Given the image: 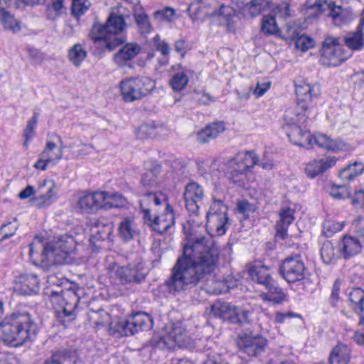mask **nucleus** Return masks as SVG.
I'll return each instance as SVG.
<instances>
[{
  "label": "nucleus",
  "mask_w": 364,
  "mask_h": 364,
  "mask_svg": "<svg viewBox=\"0 0 364 364\" xmlns=\"http://www.w3.org/2000/svg\"><path fill=\"white\" fill-rule=\"evenodd\" d=\"M218 256V248L210 238L198 237L185 245L165 282L168 291L175 294L196 287L213 272Z\"/></svg>",
  "instance_id": "1"
},
{
  "label": "nucleus",
  "mask_w": 364,
  "mask_h": 364,
  "mask_svg": "<svg viewBox=\"0 0 364 364\" xmlns=\"http://www.w3.org/2000/svg\"><path fill=\"white\" fill-rule=\"evenodd\" d=\"M38 325L27 311H16L0 323V338L4 343L18 347L33 341L38 333Z\"/></svg>",
  "instance_id": "2"
},
{
  "label": "nucleus",
  "mask_w": 364,
  "mask_h": 364,
  "mask_svg": "<svg viewBox=\"0 0 364 364\" xmlns=\"http://www.w3.org/2000/svg\"><path fill=\"white\" fill-rule=\"evenodd\" d=\"M72 237H63L58 241L47 243L46 245L41 242L33 241L29 245V255L34 258L35 255L40 254V262L43 268L49 269L53 266L63 265L69 263L70 255L72 251Z\"/></svg>",
  "instance_id": "3"
},
{
  "label": "nucleus",
  "mask_w": 364,
  "mask_h": 364,
  "mask_svg": "<svg viewBox=\"0 0 364 364\" xmlns=\"http://www.w3.org/2000/svg\"><path fill=\"white\" fill-rule=\"evenodd\" d=\"M225 9V5L217 0H195L187 11L193 21H203L208 17L217 18L220 26L228 27V16L224 13Z\"/></svg>",
  "instance_id": "4"
},
{
  "label": "nucleus",
  "mask_w": 364,
  "mask_h": 364,
  "mask_svg": "<svg viewBox=\"0 0 364 364\" xmlns=\"http://www.w3.org/2000/svg\"><path fill=\"white\" fill-rule=\"evenodd\" d=\"M258 162V156L255 151H239L229 160L231 171L230 183L239 187H245L247 181L246 171L254 167Z\"/></svg>",
  "instance_id": "5"
},
{
  "label": "nucleus",
  "mask_w": 364,
  "mask_h": 364,
  "mask_svg": "<svg viewBox=\"0 0 364 364\" xmlns=\"http://www.w3.org/2000/svg\"><path fill=\"white\" fill-rule=\"evenodd\" d=\"M154 82L147 77L128 78L120 83L121 92L126 102L141 100L154 88Z\"/></svg>",
  "instance_id": "6"
},
{
  "label": "nucleus",
  "mask_w": 364,
  "mask_h": 364,
  "mask_svg": "<svg viewBox=\"0 0 364 364\" xmlns=\"http://www.w3.org/2000/svg\"><path fill=\"white\" fill-rule=\"evenodd\" d=\"M348 58L342 48L339 39L326 38L322 43L320 62L325 66H338Z\"/></svg>",
  "instance_id": "7"
},
{
  "label": "nucleus",
  "mask_w": 364,
  "mask_h": 364,
  "mask_svg": "<svg viewBox=\"0 0 364 364\" xmlns=\"http://www.w3.org/2000/svg\"><path fill=\"white\" fill-rule=\"evenodd\" d=\"M223 199L214 198L210 206V213H207V225L215 230V236H220L225 233V225L228 223V205Z\"/></svg>",
  "instance_id": "8"
},
{
  "label": "nucleus",
  "mask_w": 364,
  "mask_h": 364,
  "mask_svg": "<svg viewBox=\"0 0 364 364\" xmlns=\"http://www.w3.org/2000/svg\"><path fill=\"white\" fill-rule=\"evenodd\" d=\"M127 27L125 19L122 14L111 13L105 25L95 23L90 31V36L94 41H100L107 33L118 34Z\"/></svg>",
  "instance_id": "9"
},
{
  "label": "nucleus",
  "mask_w": 364,
  "mask_h": 364,
  "mask_svg": "<svg viewBox=\"0 0 364 364\" xmlns=\"http://www.w3.org/2000/svg\"><path fill=\"white\" fill-rule=\"evenodd\" d=\"M186 329L181 323H174L165 336H156L150 343L154 348H171L175 344L178 346L185 345Z\"/></svg>",
  "instance_id": "10"
},
{
  "label": "nucleus",
  "mask_w": 364,
  "mask_h": 364,
  "mask_svg": "<svg viewBox=\"0 0 364 364\" xmlns=\"http://www.w3.org/2000/svg\"><path fill=\"white\" fill-rule=\"evenodd\" d=\"M235 343L240 351L249 356L257 357L265 350L267 341L259 335L240 334L235 339Z\"/></svg>",
  "instance_id": "11"
},
{
  "label": "nucleus",
  "mask_w": 364,
  "mask_h": 364,
  "mask_svg": "<svg viewBox=\"0 0 364 364\" xmlns=\"http://www.w3.org/2000/svg\"><path fill=\"white\" fill-rule=\"evenodd\" d=\"M306 267L300 255L286 258L279 267V273L288 283L304 279Z\"/></svg>",
  "instance_id": "12"
},
{
  "label": "nucleus",
  "mask_w": 364,
  "mask_h": 364,
  "mask_svg": "<svg viewBox=\"0 0 364 364\" xmlns=\"http://www.w3.org/2000/svg\"><path fill=\"white\" fill-rule=\"evenodd\" d=\"M321 13L327 11L326 15L332 18L335 25L341 26L348 23L353 18L351 11L348 9H343L341 6L336 5L332 0H321L316 4Z\"/></svg>",
  "instance_id": "13"
},
{
  "label": "nucleus",
  "mask_w": 364,
  "mask_h": 364,
  "mask_svg": "<svg viewBox=\"0 0 364 364\" xmlns=\"http://www.w3.org/2000/svg\"><path fill=\"white\" fill-rule=\"evenodd\" d=\"M291 112H286L284 115V120L288 124L291 125V129L287 132V136L289 140L294 144L299 146H304L303 139L308 141L309 144V139L311 136L309 133L304 132L301 127L297 124H302L306 121L307 116L305 114L298 112L296 115V119H293L291 116Z\"/></svg>",
  "instance_id": "14"
},
{
  "label": "nucleus",
  "mask_w": 364,
  "mask_h": 364,
  "mask_svg": "<svg viewBox=\"0 0 364 364\" xmlns=\"http://www.w3.org/2000/svg\"><path fill=\"white\" fill-rule=\"evenodd\" d=\"M144 222L150 226L154 231L163 234L167 232L175 223V217L171 206L166 203L164 213L161 215H154L152 218L151 214L146 212Z\"/></svg>",
  "instance_id": "15"
},
{
  "label": "nucleus",
  "mask_w": 364,
  "mask_h": 364,
  "mask_svg": "<svg viewBox=\"0 0 364 364\" xmlns=\"http://www.w3.org/2000/svg\"><path fill=\"white\" fill-rule=\"evenodd\" d=\"M204 197L202 187L197 183L191 182L183 192L185 206L190 215L198 216L200 203Z\"/></svg>",
  "instance_id": "16"
},
{
  "label": "nucleus",
  "mask_w": 364,
  "mask_h": 364,
  "mask_svg": "<svg viewBox=\"0 0 364 364\" xmlns=\"http://www.w3.org/2000/svg\"><path fill=\"white\" fill-rule=\"evenodd\" d=\"M297 97V108L306 111L314 98L321 93L320 86L317 84L310 85L305 81H301L295 85Z\"/></svg>",
  "instance_id": "17"
},
{
  "label": "nucleus",
  "mask_w": 364,
  "mask_h": 364,
  "mask_svg": "<svg viewBox=\"0 0 364 364\" xmlns=\"http://www.w3.org/2000/svg\"><path fill=\"white\" fill-rule=\"evenodd\" d=\"M82 292V289L75 287H70L62 291L60 306L64 316L73 315L80 303V294Z\"/></svg>",
  "instance_id": "18"
},
{
  "label": "nucleus",
  "mask_w": 364,
  "mask_h": 364,
  "mask_svg": "<svg viewBox=\"0 0 364 364\" xmlns=\"http://www.w3.org/2000/svg\"><path fill=\"white\" fill-rule=\"evenodd\" d=\"M116 276L122 284L139 283L145 279L146 273L139 266L127 265L119 267Z\"/></svg>",
  "instance_id": "19"
},
{
  "label": "nucleus",
  "mask_w": 364,
  "mask_h": 364,
  "mask_svg": "<svg viewBox=\"0 0 364 364\" xmlns=\"http://www.w3.org/2000/svg\"><path fill=\"white\" fill-rule=\"evenodd\" d=\"M141 50L136 43H127L114 54V61L119 67L129 65V62L134 59Z\"/></svg>",
  "instance_id": "20"
},
{
  "label": "nucleus",
  "mask_w": 364,
  "mask_h": 364,
  "mask_svg": "<svg viewBox=\"0 0 364 364\" xmlns=\"http://www.w3.org/2000/svg\"><path fill=\"white\" fill-rule=\"evenodd\" d=\"M168 203L166 196L162 192H146L143 194L139 200L141 212L143 214V220L147 210L151 214L153 206H159Z\"/></svg>",
  "instance_id": "21"
},
{
  "label": "nucleus",
  "mask_w": 364,
  "mask_h": 364,
  "mask_svg": "<svg viewBox=\"0 0 364 364\" xmlns=\"http://www.w3.org/2000/svg\"><path fill=\"white\" fill-rule=\"evenodd\" d=\"M336 161L337 158L336 156H327L318 160H314L306 164L305 172L309 177L314 178L333 167Z\"/></svg>",
  "instance_id": "22"
},
{
  "label": "nucleus",
  "mask_w": 364,
  "mask_h": 364,
  "mask_svg": "<svg viewBox=\"0 0 364 364\" xmlns=\"http://www.w3.org/2000/svg\"><path fill=\"white\" fill-rule=\"evenodd\" d=\"M102 196L101 191H95L92 193L82 196L78 200V206L86 213H95L99 209L102 208Z\"/></svg>",
  "instance_id": "23"
},
{
  "label": "nucleus",
  "mask_w": 364,
  "mask_h": 364,
  "mask_svg": "<svg viewBox=\"0 0 364 364\" xmlns=\"http://www.w3.org/2000/svg\"><path fill=\"white\" fill-rule=\"evenodd\" d=\"M77 355L70 349H60L52 353L43 364H77Z\"/></svg>",
  "instance_id": "24"
},
{
  "label": "nucleus",
  "mask_w": 364,
  "mask_h": 364,
  "mask_svg": "<svg viewBox=\"0 0 364 364\" xmlns=\"http://www.w3.org/2000/svg\"><path fill=\"white\" fill-rule=\"evenodd\" d=\"M225 130L224 122H215L205 126L197 134V140L201 144L209 142L215 139L219 134Z\"/></svg>",
  "instance_id": "25"
},
{
  "label": "nucleus",
  "mask_w": 364,
  "mask_h": 364,
  "mask_svg": "<svg viewBox=\"0 0 364 364\" xmlns=\"http://www.w3.org/2000/svg\"><path fill=\"white\" fill-rule=\"evenodd\" d=\"M361 250L360 242L351 236H345L339 242V252L345 259H348Z\"/></svg>",
  "instance_id": "26"
},
{
  "label": "nucleus",
  "mask_w": 364,
  "mask_h": 364,
  "mask_svg": "<svg viewBox=\"0 0 364 364\" xmlns=\"http://www.w3.org/2000/svg\"><path fill=\"white\" fill-rule=\"evenodd\" d=\"M48 186L46 193H41L39 196L32 198L33 203L38 208L47 206L52 203V198L55 196L53 189L55 183L53 181L44 180L38 186V191L42 192L43 188Z\"/></svg>",
  "instance_id": "27"
},
{
  "label": "nucleus",
  "mask_w": 364,
  "mask_h": 364,
  "mask_svg": "<svg viewBox=\"0 0 364 364\" xmlns=\"http://www.w3.org/2000/svg\"><path fill=\"white\" fill-rule=\"evenodd\" d=\"M19 291L22 294H36L39 290V279L36 274H25L19 277Z\"/></svg>",
  "instance_id": "28"
},
{
  "label": "nucleus",
  "mask_w": 364,
  "mask_h": 364,
  "mask_svg": "<svg viewBox=\"0 0 364 364\" xmlns=\"http://www.w3.org/2000/svg\"><path fill=\"white\" fill-rule=\"evenodd\" d=\"M364 21L359 23L355 31L348 33L344 37L346 46L352 50H360L364 48Z\"/></svg>",
  "instance_id": "29"
},
{
  "label": "nucleus",
  "mask_w": 364,
  "mask_h": 364,
  "mask_svg": "<svg viewBox=\"0 0 364 364\" xmlns=\"http://www.w3.org/2000/svg\"><path fill=\"white\" fill-rule=\"evenodd\" d=\"M267 292H263L259 294V297L264 301H271L274 304H282L287 300V296L279 287L276 281H274L267 289Z\"/></svg>",
  "instance_id": "30"
},
{
  "label": "nucleus",
  "mask_w": 364,
  "mask_h": 364,
  "mask_svg": "<svg viewBox=\"0 0 364 364\" xmlns=\"http://www.w3.org/2000/svg\"><path fill=\"white\" fill-rule=\"evenodd\" d=\"M113 231V225L111 223H104L98 221L95 227L92 228V234L90 238V243L93 246H97L96 243L100 241H105L109 238Z\"/></svg>",
  "instance_id": "31"
},
{
  "label": "nucleus",
  "mask_w": 364,
  "mask_h": 364,
  "mask_svg": "<svg viewBox=\"0 0 364 364\" xmlns=\"http://www.w3.org/2000/svg\"><path fill=\"white\" fill-rule=\"evenodd\" d=\"M103 198L102 199V209L119 208L125 206L127 203V199L122 194L118 193H110L101 191Z\"/></svg>",
  "instance_id": "32"
},
{
  "label": "nucleus",
  "mask_w": 364,
  "mask_h": 364,
  "mask_svg": "<svg viewBox=\"0 0 364 364\" xmlns=\"http://www.w3.org/2000/svg\"><path fill=\"white\" fill-rule=\"evenodd\" d=\"M287 33V38L294 41L297 49L306 51L314 46V39L305 34L300 35L297 29L292 30L290 26H288Z\"/></svg>",
  "instance_id": "33"
},
{
  "label": "nucleus",
  "mask_w": 364,
  "mask_h": 364,
  "mask_svg": "<svg viewBox=\"0 0 364 364\" xmlns=\"http://www.w3.org/2000/svg\"><path fill=\"white\" fill-rule=\"evenodd\" d=\"M350 350L343 343H338L332 350L329 356V364H348Z\"/></svg>",
  "instance_id": "34"
},
{
  "label": "nucleus",
  "mask_w": 364,
  "mask_h": 364,
  "mask_svg": "<svg viewBox=\"0 0 364 364\" xmlns=\"http://www.w3.org/2000/svg\"><path fill=\"white\" fill-rule=\"evenodd\" d=\"M119 232L124 241H129L138 234L136 225L132 218H124L119 225Z\"/></svg>",
  "instance_id": "35"
},
{
  "label": "nucleus",
  "mask_w": 364,
  "mask_h": 364,
  "mask_svg": "<svg viewBox=\"0 0 364 364\" xmlns=\"http://www.w3.org/2000/svg\"><path fill=\"white\" fill-rule=\"evenodd\" d=\"M313 141L318 147L326 150L336 151L340 149V144L337 141L322 133H317L311 136L309 144H312Z\"/></svg>",
  "instance_id": "36"
},
{
  "label": "nucleus",
  "mask_w": 364,
  "mask_h": 364,
  "mask_svg": "<svg viewBox=\"0 0 364 364\" xmlns=\"http://www.w3.org/2000/svg\"><path fill=\"white\" fill-rule=\"evenodd\" d=\"M161 166L154 164L142 176L141 183L145 187H156L160 183Z\"/></svg>",
  "instance_id": "37"
},
{
  "label": "nucleus",
  "mask_w": 364,
  "mask_h": 364,
  "mask_svg": "<svg viewBox=\"0 0 364 364\" xmlns=\"http://www.w3.org/2000/svg\"><path fill=\"white\" fill-rule=\"evenodd\" d=\"M249 272L252 276V280L264 286L265 289L275 281L267 272V269L266 267H262L257 269L255 267H252L249 269Z\"/></svg>",
  "instance_id": "38"
},
{
  "label": "nucleus",
  "mask_w": 364,
  "mask_h": 364,
  "mask_svg": "<svg viewBox=\"0 0 364 364\" xmlns=\"http://www.w3.org/2000/svg\"><path fill=\"white\" fill-rule=\"evenodd\" d=\"M229 322L239 326L249 323L250 312L241 307L229 306Z\"/></svg>",
  "instance_id": "39"
},
{
  "label": "nucleus",
  "mask_w": 364,
  "mask_h": 364,
  "mask_svg": "<svg viewBox=\"0 0 364 364\" xmlns=\"http://www.w3.org/2000/svg\"><path fill=\"white\" fill-rule=\"evenodd\" d=\"M348 297L353 311L358 314H361L364 309V291L360 287L353 288L348 293Z\"/></svg>",
  "instance_id": "40"
},
{
  "label": "nucleus",
  "mask_w": 364,
  "mask_h": 364,
  "mask_svg": "<svg viewBox=\"0 0 364 364\" xmlns=\"http://www.w3.org/2000/svg\"><path fill=\"white\" fill-rule=\"evenodd\" d=\"M117 331L123 336H132L139 331H141V328L138 326L134 315L128 319L122 320L118 323V328Z\"/></svg>",
  "instance_id": "41"
},
{
  "label": "nucleus",
  "mask_w": 364,
  "mask_h": 364,
  "mask_svg": "<svg viewBox=\"0 0 364 364\" xmlns=\"http://www.w3.org/2000/svg\"><path fill=\"white\" fill-rule=\"evenodd\" d=\"M0 23L5 29L13 33L18 32L21 28L20 22L13 15L5 11L4 9H0Z\"/></svg>",
  "instance_id": "42"
},
{
  "label": "nucleus",
  "mask_w": 364,
  "mask_h": 364,
  "mask_svg": "<svg viewBox=\"0 0 364 364\" xmlns=\"http://www.w3.org/2000/svg\"><path fill=\"white\" fill-rule=\"evenodd\" d=\"M69 60L76 67H79L87 57V51L80 43L75 44L68 51Z\"/></svg>",
  "instance_id": "43"
},
{
  "label": "nucleus",
  "mask_w": 364,
  "mask_h": 364,
  "mask_svg": "<svg viewBox=\"0 0 364 364\" xmlns=\"http://www.w3.org/2000/svg\"><path fill=\"white\" fill-rule=\"evenodd\" d=\"M321 257L326 264L334 263L338 259V255L336 252L335 247L331 241L327 240L323 242L321 248Z\"/></svg>",
  "instance_id": "44"
},
{
  "label": "nucleus",
  "mask_w": 364,
  "mask_h": 364,
  "mask_svg": "<svg viewBox=\"0 0 364 364\" xmlns=\"http://www.w3.org/2000/svg\"><path fill=\"white\" fill-rule=\"evenodd\" d=\"M56 147V144L51 141H48L46 146L43 151L42 158L38 159L34 164V167L37 169L44 171L47 168L48 164L51 162L53 159L48 156V152L53 150Z\"/></svg>",
  "instance_id": "45"
},
{
  "label": "nucleus",
  "mask_w": 364,
  "mask_h": 364,
  "mask_svg": "<svg viewBox=\"0 0 364 364\" xmlns=\"http://www.w3.org/2000/svg\"><path fill=\"white\" fill-rule=\"evenodd\" d=\"M261 31L265 35H274L279 32V28L274 16L266 15L262 17Z\"/></svg>",
  "instance_id": "46"
},
{
  "label": "nucleus",
  "mask_w": 364,
  "mask_h": 364,
  "mask_svg": "<svg viewBox=\"0 0 364 364\" xmlns=\"http://www.w3.org/2000/svg\"><path fill=\"white\" fill-rule=\"evenodd\" d=\"M245 6H247L250 15L255 17L259 15L268 7L267 0H251L249 2L245 1Z\"/></svg>",
  "instance_id": "47"
},
{
  "label": "nucleus",
  "mask_w": 364,
  "mask_h": 364,
  "mask_svg": "<svg viewBox=\"0 0 364 364\" xmlns=\"http://www.w3.org/2000/svg\"><path fill=\"white\" fill-rule=\"evenodd\" d=\"M189 78L183 72L175 73L169 80V85L174 91L183 90L188 82Z\"/></svg>",
  "instance_id": "48"
},
{
  "label": "nucleus",
  "mask_w": 364,
  "mask_h": 364,
  "mask_svg": "<svg viewBox=\"0 0 364 364\" xmlns=\"http://www.w3.org/2000/svg\"><path fill=\"white\" fill-rule=\"evenodd\" d=\"M116 35L117 34L107 33L104 35V37H102L99 41L103 42V45L109 51L113 50L119 46H123L126 41L125 38H119Z\"/></svg>",
  "instance_id": "49"
},
{
  "label": "nucleus",
  "mask_w": 364,
  "mask_h": 364,
  "mask_svg": "<svg viewBox=\"0 0 364 364\" xmlns=\"http://www.w3.org/2000/svg\"><path fill=\"white\" fill-rule=\"evenodd\" d=\"M157 127L153 124H144L137 129L136 135L137 139L144 140L149 138H153L156 136Z\"/></svg>",
  "instance_id": "50"
},
{
  "label": "nucleus",
  "mask_w": 364,
  "mask_h": 364,
  "mask_svg": "<svg viewBox=\"0 0 364 364\" xmlns=\"http://www.w3.org/2000/svg\"><path fill=\"white\" fill-rule=\"evenodd\" d=\"M344 224L331 220H326L323 225V232L327 237H332L335 233L342 230Z\"/></svg>",
  "instance_id": "51"
},
{
  "label": "nucleus",
  "mask_w": 364,
  "mask_h": 364,
  "mask_svg": "<svg viewBox=\"0 0 364 364\" xmlns=\"http://www.w3.org/2000/svg\"><path fill=\"white\" fill-rule=\"evenodd\" d=\"M135 21L142 33H149L151 25L148 16L144 12L138 13L134 15Z\"/></svg>",
  "instance_id": "52"
},
{
  "label": "nucleus",
  "mask_w": 364,
  "mask_h": 364,
  "mask_svg": "<svg viewBox=\"0 0 364 364\" xmlns=\"http://www.w3.org/2000/svg\"><path fill=\"white\" fill-rule=\"evenodd\" d=\"M90 6V2L88 0H73L72 14L75 16H80L85 14Z\"/></svg>",
  "instance_id": "53"
},
{
  "label": "nucleus",
  "mask_w": 364,
  "mask_h": 364,
  "mask_svg": "<svg viewBox=\"0 0 364 364\" xmlns=\"http://www.w3.org/2000/svg\"><path fill=\"white\" fill-rule=\"evenodd\" d=\"M274 11L277 16L284 20L291 16L290 5L287 1H282L277 4L274 7Z\"/></svg>",
  "instance_id": "54"
},
{
  "label": "nucleus",
  "mask_w": 364,
  "mask_h": 364,
  "mask_svg": "<svg viewBox=\"0 0 364 364\" xmlns=\"http://www.w3.org/2000/svg\"><path fill=\"white\" fill-rule=\"evenodd\" d=\"M134 318L138 323V326L141 328V331L148 329L151 326V318L150 316L141 312H137L134 314Z\"/></svg>",
  "instance_id": "55"
},
{
  "label": "nucleus",
  "mask_w": 364,
  "mask_h": 364,
  "mask_svg": "<svg viewBox=\"0 0 364 364\" xmlns=\"http://www.w3.org/2000/svg\"><path fill=\"white\" fill-rule=\"evenodd\" d=\"M175 14V11L170 8L166 7L163 9L156 11L154 17L159 21H171Z\"/></svg>",
  "instance_id": "56"
},
{
  "label": "nucleus",
  "mask_w": 364,
  "mask_h": 364,
  "mask_svg": "<svg viewBox=\"0 0 364 364\" xmlns=\"http://www.w3.org/2000/svg\"><path fill=\"white\" fill-rule=\"evenodd\" d=\"M331 196L337 199L342 200L350 196V192L345 188V186H333L331 192Z\"/></svg>",
  "instance_id": "57"
},
{
  "label": "nucleus",
  "mask_w": 364,
  "mask_h": 364,
  "mask_svg": "<svg viewBox=\"0 0 364 364\" xmlns=\"http://www.w3.org/2000/svg\"><path fill=\"white\" fill-rule=\"evenodd\" d=\"M214 286L210 287L208 286L206 289V292L210 294H220L223 291H225V289H228L227 281L226 280H216L213 282Z\"/></svg>",
  "instance_id": "58"
},
{
  "label": "nucleus",
  "mask_w": 364,
  "mask_h": 364,
  "mask_svg": "<svg viewBox=\"0 0 364 364\" xmlns=\"http://www.w3.org/2000/svg\"><path fill=\"white\" fill-rule=\"evenodd\" d=\"M253 205L247 200H240L237 202L236 210L245 216H248L249 213L254 211Z\"/></svg>",
  "instance_id": "59"
},
{
  "label": "nucleus",
  "mask_w": 364,
  "mask_h": 364,
  "mask_svg": "<svg viewBox=\"0 0 364 364\" xmlns=\"http://www.w3.org/2000/svg\"><path fill=\"white\" fill-rule=\"evenodd\" d=\"M154 46L156 50L159 51L164 56H168L170 53V47L164 41L161 40L159 36H156L154 38Z\"/></svg>",
  "instance_id": "60"
},
{
  "label": "nucleus",
  "mask_w": 364,
  "mask_h": 364,
  "mask_svg": "<svg viewBox=\"0 0 364 364\" xmlns=\"http://www.w3.org/2000/svg\"><path fill=\"white\" fill-rule=\"evenodd\" d=\"M294 211L291 208H287L280 213V219L278 223L284 225H289L294 220Z\"/></svg>",
  "instance_id": "61"
},
{
  "label": "nucleus",
  "mask_w": 364,
  "mask_h": 364,
  "mask_svg": "<svg viewBox=\"0 0 364 364\" xmlns=\"http://www.w3.org/2000/svg\"><path fill=\"white\" fill-rule=\"evenodd\" d=\"M341 289V282L338 279L336 280L332 289L331 294L329 298V302L333 307L336 306L337 302L339 300V294Z\"/></svg>",
  "instance_id": "62"
},
{
  "label": "nucleus",
  "mask_w": 364,
  "mask_h": 364,
  "mask_svg": "<svg viewBox=\"0 0 364 364\" xmlns=\"http://www.w3.org/2000/svg\"><path fill=\"white\" fill-rule=\"evenodd\" d=\"M211 312L215 316L225 319L228 314V305L215 303L212 306Z\"/></svg>",
  "instance_id": "63"
},
{
  "label": "nucleus",
  "mask_w": 364,
  "mask_h": 364,
  "mask_svg": "<svg viewBox=\"0 0 364 364\" xmlns=\"http://www.w3.org/2000/svg\"><path fill=\"white\" fill-rule=\"evenodd\" d=\"M352 205L356 208H361L364 206V191H355L351 199Z\"/></svg>",
  "instance_id": "64"
}]
</instances>
